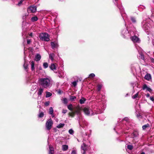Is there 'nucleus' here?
Returning a JSON list of instances; mask_svg holds the SVG:
<instances>
[{
  "instance_id": "nucleus-1",
  "label": "nucleus",
  "mask_w": 154,
  "mask_h": 154,
  "mask_svg": "<svg viewBox=\"0 0 154 154\" xmlns=\"http://www.w3.org/2000/svg\"><path fill=\"white\" fill-rule=\"evenodd\" d=\"M39 83L44 88H48L52 86L51 80L48 78H42L39 79Z\"/></svg>"
},
{
  "instance_id": "nucleus-2",
  "label": "nucleus",
  "mask_w": 154,
  "mask_h": 154,
  "mask_svg": "<svg viewBox=\"0 0 154 154\" xmlns=\"http://www.w3.org/2000/svg\"><path fill=\"white\" fill-rule=\"evenodd\" d=\"M39 37L41 40L48 42L50 40V36L46 32H43L40 33L39 35Z\"/></svg>"
},
{
  "instance_id": "nucleus-3",
  "label": "nucleus",
  "mask_w": 154,
  "mask_h": 154,
  "mask_svg": "<svg viewBox=\"0 0 154 154\" xmlns=\"http://www.w3.org/2000/svg\"><path fill=\"white\" fill-rule=\"evenodd\" d=\"M142 27L144 30L147 32L150 29L151 26L146 20H144L142 23Z\"/></svg>"
},
{
  "instance_id": "nucleus-4",
  "label": "nucleus",
  "mask_w": 154,
  "mask_h": 154,
  "mask_svg": "<svg viewBox=\"0 0 154 154\" xmlns=\"http://www.w3.org/2000/svg\"><path fill=\"white\" fill-rule=\"evenodd\" d=\"M83 111L88 116H92L94 115V113L92 112L91 109L88 107H85L83 109Z\"/></svg>"
},
{
  "instance_id": "nucleus-5",
  "label": "nucleus",
  "mask_w": 154,
  "mask_h": 154,
  "mask_svg": "<svg viewBox=\"0 0 154 154\" xmlns=\"http://www.w3.org/2000/svg\"><path fill=\"white\" fill-rule=\"evenodd\" d=\"M133 32H128L126 29L123 30L122 32V34L124 36L125 38H128L129 36H130L131 35V34H133Z\"/></svg>"
},
{
  "instance_id": "nucleus-6",
  "label": "nucleus",
  "mask_w": 154,
  "mask_h": 154,
  "mask_svg": "<svg viewBox=\"0 0 154 154\" xmlns=\"http://www.w3.org/2000/svg\"><path fill=\"white\" fill-rule=\"evenodd\" d=\"M53 122L51 119H50L48 120L46 124V127L47 130H49L51 128Z\"/></svg>"
},
{
  "instance_id": "nucleus-7",
  "label": "nucleus",
  "mask_w": 154,
  "mask_h": 154,
  "mask_svg": "<svg viewBox=\"0 0 154 154\" xmlns=\"http://www.w3.org/2000/svg\"><path fill=\"white\" fill-rule=\"evenodd\" d=\"M36 10V8L35 6H32L29 7L27 9V11L28 13H34Z\"/></svg>"
},
{
  "instance_id": "nucleus-8",
  "label": "nucleus",
  "mask_w": 154,
  "mask_h": 154,
  "mask_svg": "<svg viewBox=\"0 0 154 154\" xmlns=\"http://www.w3.org/2000/svg\"><path fill=\"white\" fill-rule=\"evenodd\" d=\"M103 106L102 105H101L100 106H98V108H97V110H96L95 109H94V111H96L98 112V113H100L102 111V110H104V109L106 107L105 105H103Z\"/></svg>"
},
{
  "instance_id": "nucleus-9",
  "label": "nucleus",
  "mask_w": 154,
  "mask_h": 154,
  "mask_svg": "<svg viewBox=\"0 0 154 154\" xmlns=\"http://www.w3.org/2000/svg\"><path fill=\"white\" fill-rule=\"evenodd\" d=\"M136 48L138 52H139L140 55V56H139L140 58L141 59L143 60H144L145 58L144 57L142 52L141 51H140V48L139 47H137V46H136Z\"/></svg>"
},
{
  "instance_id": "nucleus-10",
  "label": "nucleus",
  "mask_w": 154,
  "mask_h": 154,
  "mask_svg": "<svg viewBox=\"0 0 154 154\" xmlns=\"http://www.w3.org/2000/svg\"><path fill=\"white\" fill-rule=\"evenodd\" d=\"M115 4L120 9V11L121 13V15L122 17V18H123L124 20H125V18L127 17L126 14H125L123 13V12H122V7H119L117 3H115Z\"/></svg>"
},
{
  "instance_id": "nucleus-11",
  "label": "nucleus",
  "mask_w": 154,
  "mask_h": 154,
  "mask_svg": "<svg viewBox=\"0 0 154 154\" xmlns=\"http://www.w3.org/2000/svg\"><path fill=\"white\" fill-rule=\"evenodd\" d=\"M131 40L134 43H139L140 40L139 38L137 37L134 36L130 37Z\"/></svg>"
},
{
  "instance_id": "nucleus-12",
  "label": "nucleus",
  "mask_w": 154,
  "mask_h": 154,
  "mask_svg": "<svg viewBox=\"0 0 154 154\" xmlns=\"http://www.w3.org/2000/svg\"><path fill=\"white\" fill-rule=\"evenodd\" d=\"M139 133L137 131H134L131 134V137L133 138H135L138 137Z\"/></svg>"
},
{
  "instance_id": "nucleus-13",
  "label": "nucleus",
  "mask_w": 154,
  "mask_h": 154,
  "mask_svg": "<svg viewBox=\"0 0 154 154\" xmlns=\"http://www.w3.org/2000/svg\"><path fill=\"white\" fill-rule=\"evenodd\" d=\"M51 48L53 49H54L55 48H57L59 46L58 44L56 42H51Z\"/></svg>"
},
{
  "instance_id": "nucleus-14",
  "label": "nucleus",
  "mask_w": 154,
  "mask_h": 154,
  "mask_svg": "<svg viewBox=\"0 0 154 154\" xmlns=\"http://www.w3.org/2000/svg\"><path fill=\"white\" fill-rule=\"evenodd\" d=\"M81 148L83 151L82 152V154H85V151L87 149V146L84 143L81 146Z\"/></svg>"
},
{
  "instance_id": "nucleus-15",
  "label": "nucleus",
  "mask_w": 154,
  "mask_h": 154,
  "mask_svg": "<svg viewBox=\"0 0 154 154\" xmlns=\"http://www.w3.org/2000/svg\"><path fill=\"white\" fill-rule=\"evenodd\" d=\"M43 90H44L42 88H40L38 89V90L37 94L39 97H41L42 93L43 91Z\"/></svg>"
},
{
  "instance_id": "nucleus-16",
  "label": "nucleus",
  "mask_w": 154,
  "mask_h": 154,
  "mask_svg": "<svg viewBox=\"0 0 154 154\" xmlns=\"http://www.w3.org/2000/svg\"><path fill=\"white\" fill-rule=\"evenodd\" d=\"M41 56L39 54H37L35 56V60L36 61H39L41 59Z\"/></svg>"
},
{
  "instance_id": "nucleus-17",
  "label": "nucleus",
  "mask_w": 154,
  "mask_h": 154,
  "mask_svg": "<svg viewBox=\"0 0 154 154\" xmlns=\"http://www.w3.org/2000/svg\"><path fill=\"white\" fill-rule=\"evenodd\" d=\"M145 79L149 81L151 79V77L150 74H147L144 77Z\"/></svg>"
},
{
  "instance_id": "nucleus-18",
  "label": "nucleus",
  "mask_w": 154,
  "mask_h": 154,
  "mask_svg": "<svg viewBox=\"0 0 154 154\" xmlns=\"http://www.w3.org/2000/svg\"><path fill=\"white\" fill-rule=\"evenodd\" d=\"M56 63H51V65L50 66V68L52 70H54L56 69Z\"/></svg>"
},
{
  "instance_id": "nucleus-19",
  "label": "nucleus",
  "mask_w": 154,
  "mask_h": 154,
  "mask_svg": "<svg viewBox=\"0 0 154 154\" xmlns=\"http://www.w3.org/2000/svg\"><path fill=\"white\" fill-rule=\"evenodd\" d=\"M54 56L55 54L53 53H51L49 54V58L52 62L54 60Z\"/></svg>"
},
{
  "instance_id": "nucleus-20",
  "label": "nucleus",
  "mask_w": 154,
  "mask_h": 154,
  "mask_svg": "<svg viewBox=\"0 0 154 154\" xmlns=\"http://www.w3.org/2000/svg\"><path fill=\"white\" fill-rule=\"evenodd\" d=\"M49 154H53L54 153L53 148V147H51L50 146H49Z\"/></svg>"
},
{
  "instance_id": "nucleus-21",
  "label": "nucleus",
  "mask_w": 154,
  "mask_h": 154,
  "mask_svg": "<svg viewBox=\"0 0 154 154\" xmlns=\"http://www.w3.org/2000/svg\"><path fill=\"white\" fill-rule=\"evenodd\" d=\"M68 148V146L66 145H63L62 146V150L63 151L66 150Z\"/></svg>"
},
{
  "instance_id": "nucleus-22",
  "label": "nucleus",
  "mask_w": 154,
  "mask_h": 154,
  "mask_svg": "<svg viewBox=\"0 0 154 154\" xmlns=\"http://www.w3.org/2000/svg\"><path fill=\"white\" fill-rule=\"evenodd\" d=\"M31 69L32 71H33L35 69V67H34V62L33 61H32L31 62Z\"/></svg>"
},
{
  "instance_id": "nucleus-23",
  "label": "nucleus",
  "mask_w": 154,
  "mask_h": 154,
  "mask_svg": "<svg viewBox=\"0 0 154 154\" xmlns=\"http://www.w3.org/2000/svg\"><path fill=\"white\" fill-rule=\"evenodd\" d=\"M38 18L36 16H34L33 17H32L31 18V20L32 22H34L38 20Z\"/></svg>"
},
{
  "instance_id": "nucleus-24",
  "label": "nucleus",
  "mask_w": 154,
  "mask_h": 154,
  "mask_svg": "<svg viewBox=\"0 0 154 154\" xmlns=\"http://www.w3.org/2000/svg\"><path fill=\"white\" fill-rule=\"evenodd\" d=\"M68 108L71 111L73 110V106L72 104H70L67 106Z\"/></svg>"
},
{
  "instance_id": "nucleus-25",
  "label": "nucleus",
  "mask_w": 154,
  "mask_h": 154,
  "mask_svg": "<svg viewBox=\"0 0 154 154\" xmlns=\"http://www.w3.org/2000/svg\"><path fill=\"white\" fill-rule=\"evenodd\" d=\"M149 127V124H146L144 125H143L142 126V128L143 130H145L146 128L148 127Z\"/></svg>"
},
{
  "instance_id": "nucleus-26",
  "label": "nucleus",
  "mask_w": 154,
  "mask_h": 154,
  "mask_svg": "<svg viewBox=\"0 0 154 154\" xmlns=\"http://www.w3.org/2000/svg\"><path fill=\"white\" fill-rule=\"evenodd\" d=\"M49 113L51 115V116H52L53 113V110L52 107H51L49 109Z\"/></svg>"
},
{
  "instance_id": "nucleus-27",
  "label": "nucleus",
  "mask_w": 154,
  "mask_h": 154,
  "mask_svg": "<svg viewBox=\"0 0 154 154\" xmlns=\"http://www.w3.org/2000/svg\"><path fill=\"white\" fill-rule=\"evenodd\" d=\"M131 19L133 23H135L136 22V19L134 17H131Z\"/></svg>"
},
{
  "instance_id": "nucleus-28",
  "label": "nucleus",
  "mask_w": 154,
  "mask_h": 154,
  "mask_svg": "<svg viewBox=\"0 0 154 154\" xmlns=\"http://www.w3.org/2000/svg\"><path fill=\"white\" fill-rule=\"evenodd\" d=\"M46 97H49L52 95L51 93L47 91V92H46Z\"/></svg>"
},
{
  "instance_id": "nucleus-29",
  "label": "nucleus",
  "mask_w": 154,
  "mask_h": 154,
  "mask_svg": "<svg viewBox=\"0 0 154 154\" xmlns=\"http://www.w3.org/2000/svg\"><path fill=\"white\" fill-rule=\"evenodd\" d=\"M85 99L84 98H82L79 100V102L80 104H82L84 103Z\"/></svg>"
},
{
  "instance_id": "nucleus-30",
  "label": "nucleus",
  "mask_w": 154,
  "mask_h": 154,
  "mask_svg": "<svg viewBox=\"0 0 154 154\" xmlns=\"http://www.w3.org/2000/svg\"><path fill=\"white\" fill-rule=\"evenodd\" d=\"M76 98V97L75 96H70V99L72 101H74Z\"/></svg>"
},
{
  "instance_id": "nucleus-31",
  "label": "nucleus",
  "mask_w": 154,
  "mask_h": 154,
  "mask_svg": "<svg viewBox=\"0 0 154 154\" xmlns=\"http://www.w3.org/2000/svg\"><path fill=\"white\" fill-rule=\"evenodd\" d=\"M64 125V124H60L59 125H58L57 126V128H62L63 127Z\"/></svg>"
},
{
  "instance_id": "nucleus-32",
  "label": "nucleus",
  "mask_w": 154,
  "mask_h": 154,
  "mask_svg": "<svg viewBox=\"0 0 154 154\" xmlns=\"http://www.w3.org/2000/svg\"><path fill=\"white\" fill-rule=\"evenodd\" d=\"M43 66L45 69L47 68L48 66V64L47 63H44L43 64Z\"/></svg>"
},
{
  "instance_id": "nucleus-33",
  "label": "nucleus",
  "mask_w": 154,
  "mask_h": 154,
  "mask_svg": "<svg viewBox=\"0 0 154 154\" xmlns=\"http://www.w3.org/2000/svg\"><path fill=\"white\" fill-rule=\"evenodd\" d=\"M127 148L129 150H131L133 149V147L131 145H128L127 146Z\"/></svg>"
},
{
  "instance_id": "nucleus-34",
  "label": "nucleus",
  "mask_w": 154,
  "mask_h": 154,
  "mask_svg": "<svg viewBox=\"0 0 154 154\" xmlns=\"http://www.w3.org/2000/svg\"><path fill=\"white\" fill-rule=\"evenodd\" d=\"M44 115V113L42 112H40L39 115H38V117H39L42 118V117Z\"/></svg>"
},
{
  "instance_id": "nucleus-35",
  "label": "nucleus",
  "mask_w": 154,
  "mask_h": 154,
  "mask_svg": "<svg viewBox=\"0 0 154 154\" xmlns=\"http://www.w3.org/2000/svg\"><path fill=\"white\" fill-rule=\"evenodd\" d=\"M69 132L70 134H74V131L72 129H71L69 130Z\"/></svg>"
},
{
  "instance_id": "nucleus-36",
  "label": "nucleus",
  "mask_w": 154,
  "mask_h": 154,
  "mask_svg": "<svg viewBox=\"0 0 154 154\" xmlns=\"http://www.w3.org/2000/svg\"><path fill=\"white\" fill-rule=\"evenodd\" d=\"M138 92H137V93L136 94H135L132 97V98L133 99H135L136 98H137V97L138 96Z\"/></svg>"
},
{
  "instance_id": "nucleus-37",
  "label": "nucleus",
  "mask_w": 154,
  "mask_h": 154,
  "mask_svg": "<svg viewBox=\"0 0 154 154\" xmlns=\"http://www.w3.org/2000/svg\"><path fill=\"white\" fill-rule=\"evenodd\" d=\"M63 103L65 104H66L68 102L67 99L66 98H64L63 100Z\"/></svg>"
},
{
  "instance_id": "nucleus-38",
  "label": "nucleus",
  "mask_w": 154,
  "mask_h": 154,
  "mask_svg": "<svg viewBox=\"0 0 154 154\" xmlns=\"http://www.w3.org/2000/svg\"><path fill=\"white\" fill-rule=\"evenodd\" d=\"M75 113V112H72L71 113H69V114L70 116L73 117L74 116Z\"/></svg>"
},
{
  "instance_id": "nucleus-39",
  "label": "nucleus",
  "mask_w": 154,
  "mask_h": 154,
  "mask_svg": "<svg viewBox=\"0 0 154 154\" xmlns=\"http://www.w3.org/2000/svg\"><path fill=\"white\" fill-rule=\"evenodd\" d=\"M102 85H97V89L98 91H100Z\"/></svg>"
},
{
  "instance_id": "nucleus-40",
  "label": "nucleus",
  "mask_w": 154,
  "mask_h": 154,
  "mask_svg": "<svg viewBox=\"0 0 154 154\" xmlns=\"http://www.w3.org/2000/svg\"><path fill=\"white\" fill-rule=\"evenodd\" d=\"M148 87L147 85L146 84H144L143 86V90L146 89Z\"/></svg>"
},
{
  "instance_id": "nucleus-41",
  "label": "nucleus",
  "mask_w": 154,
  "mask_h": 154,
  "mask_svg": "<svg viewBox=\"0 0 154 154\" xmlns=\"http://www.w3.org/2000/svg\"><path fill=\"white\" fill-rule=\"evenodd\" d=\"M24 1V0H20V1L17 4V5L20 6L22 4L23 2Z\"/></svg>"
},
{
  "instance_id": "nucleus-42",
  "label": "nucleus",
  "mask_w": 154,
  "mask_h": 154,
  "mask_svg": "<svg viewBox=\"0 0 154 154\" xmlns=\"http://www.w3.org/2000/svg\"><path fill=\"white\" fill-rule=\"evenodd\" d=\"M95 76V75L94 73H91L89 75V77H94Z\"/></svg>"
},
{
  "instance_id": "nucleus-43",
  "label": "nucleus",
  "mask_w": 154,
  "mask_h": 154,
  "mask_svg": "<svg viewBox=\"0 0 154 154\" xmlns=\"http://www.w3.org/2000/svg\"><path fill=\"white\" fill-rule=\"evenodd\" d=\"M72 84L74 86V87H75L77 84V82L75 81L72 82Z\"/></svg>"
},
{
  "instance_id": "nucleus-44",
  "label": "nucleus",
  "mask_w": 154,
  "mask_h": 154,
  "mask_svg": "<svg viewBox=\"0 0 154 154\" xmlns=\"http://www.w3.org/2000/svg\"><path fill=\"white\" fill-rule=\"evenodd\" d=\"M29 35L31 37H33V36L34 34L32 32H31L30 33H28Z\"/></svg>"
},
{
  "instance_id": "nucleus-45",
  "label": "nucleus",
  "mask_w": 154,
  "mask_h": 154,
  "mask_svg": "<svg viewBox=\"0 0 154 154\" xmlns=\"http://www.w3.org/2000/svg\"><path fill=\"white\" fill-rule=\"evenodd\" d=\"M31 42V39H27V43L28 44H29Z\"/></svg>"
},
{
  "instance_id": "nucleus-46",
  "label": "nucleus",
  "mask_w": 154,
  "mask_h": 154,
  "mask_svg": "<svg viewBox=\"0 0 154 154\" xmlns=\"http://www.w3.org/2000/svg\"><path fill=\"white\" fill-rule=\"evenodd\" d=\"M23 66H24V68L25 70H26L27 69V68H28L27 65L25 63L23 65Z\"/></svg>"
},
{
  "instance_id": "nucleus-47",
  "label": "nucleus",
  "mask_w": 154,
  "mask_h": 154,
  "mask_svg": "<svg viewBox=\"0 0 154 154\" xmlns=\"http://www.w3.org/2000/svg\"><path fill=\"white\" fill-rule=\"evenodd\" d=\"M50 102L49 101H47L45 103V105L46 106H48L49 105Z\"/></svg>"
},
{
  "instance_id": "nucleus-48",
  "label": "nucleus",
  "mask_w": 154,
  "mask_h": 154,
  "mask_svg": "<svg viewBox=\"0 0 154 154\" xmlns=\"http://www.w3.org/2000/svg\"><path fill=\"white\" fill-rule=\"evenodd\" d=\"M128 120H129V119L128 118H125L123 120V122H124V121H126V122H128Z\"/></svg>"
},
{
  "instance_id": "nucleus-49",
  "label": "nucleus",
  "mask_w": 154,
  "mask_h": 154,
  "mask_svg": "<svg viewBox=\"0 0 154 154\" xmlns=\"http://www.w3.org/2000/svg\"><path fill=\"white\" fill-rule=\"evenodd\" d=\"M146 90H147V91L150 92L152 91L151 89L150 88H149L148 87L147 88Z\"/></svg>"
},
{
  "instance_id": "nucleus-50",
  "label": "nucleus",
  "mask_w": 154,
  "mask_h": 154,
  "mask_svg": "<svg viewBox=\"0 0 154 154\" xmlns=\"http://www.w3.org/2000/svg\"><path fill=\"white\" fill-rule=\"evenodd\" d=\"M67 111V110L66 109H63V110H62V112L63 113L65 114L66 112Z\"/></svg>"
},
{
  "instance_id": "nucleus-51",
  "label": "nucleus",
  "mask_w": 154,
  "mask_h": 154,
  "mask_svg": "<svg viewBox=\"0 0 154 154\" xmlns=\"http://www.w3.org/2000/svg\"><path fill=\"white\" fill-rule=\"evenodd\" d=\"M71 154H76V151L74 150H73Z\"/></svg>"
},
{
  "instance_id": "nucleus-52",
  "label": "nucleus",
  "mask_w": 154,
  "mask_h": 154,
  "mask_svg": "<svg viewBox=\"0 0 154 154\" xmlns=\"http://www.w3.org/2000/svg\"><path fill=\"white\" fill-rule=\"evenodd\" d=\"M150 99L152 101H154V98L153 97H150Z\"/></svg>"
},
{
  "instance_id": "nucleus-53",
  "label": "nucleus",
  "mask_w": 154,
  "mask_h": 154,
  "mask_svg": "<svg viewBox=\"0 0 154 154\" xmlns=\"http://www.w3.org/2000/svg\"><path fill=\"white\" fill-rule=\"evenodd\" d=\"M150 60L151 62L154 63V59L152 58H150Z\"/></svg>"
},
{
  "instance_id": "nucleus-54",
  "label": "nucleus",
  "mask_w": 154,
  "mask_h": 154,
  "mask_svg": "<svg viewBox=\"0 0 154 154\" xmlns=\"http://www.w3.org/2000/svg\"><path fill=\"white\" fill-rule=\"evenodd\" d=\"M146 97H149L150 96V94H149L148 93L146 94Z\"/></svg>"
},
{
  "instance_id": "nucleus-55",
  "label": "nucleus",
  "mask_w": 154,
  "mask_h": 154,
  "mask_svg": "<svg viewBox=\"0 0 154 154\" xmlns=\"http://www.w3.org/2000/svg\"><path fill=\"white\" fill-rule=\"evenodd\" d=\"M28 16V14H26V15H25V16H23V19H25L26 16Z\"/></svg>"
},
{
  "instance_id": "nucleus-56",
  "label": "nucleus",
  "mask_w": 154,
  "mask_h": 154,
  "mask_svg": "<svg viewBox=\"0 0 154 154\" xmlns=\"http://www.w3.org/2000/svg\"><path fill=\"white\" fill-rule=\"evenodd\" d=\"M137 116L138 118H140V117H141V116L140 115H137Z\"/></svg>"
},
{
  "instance_id": "nucleus-57",
  "label": "nucleus",
  "mask_w": 154,
  "mask_h": 154,
  "mask_svg": "<svg viewBox=\"0 0 154 154\" xmlns=\"http://www.w3.org/2000/svg\"><path fill=\"white\" fill-rule=\"evenodd\" d=\"M23 25H24V24L26 25V22H23Z\"/></svg>"
},
{
  "instance_id": "nucleus-58",
  "label": "nucleus",
  "mask_w": 154,
  "mask_h": 154,
  "mask_svg": "<svg viewBox=\"0 0 154 154\" xmlns=\"http://www.w3.org/2000/svg\"><path fill=\"white\" fill-rule=\"evenodd\" d=\"M152 44L154 46V40H153L152 41Z\"/></svg>"
},
{
  "instance_id": "nucleus-59",
  "label": "nucleus",
  "mask_w": 154,
  "mask_h": 154,
  "mask_svg": "<svg viewBox=\"0 0 154 154\" xmlns=\"http://www.w3.org/2000/svg\"><path fill=\"white\" fill-rule=\"evenodd\" d=\"M33 87H34V89H36V87H37V86L36 85H35V86H33Z\"/></svg>"
},
{
  "instance_id": "nucleus-60",
  "label": "nucleus",
  "mask_w": 154,
  "mask_h": 154,
  "mask_svg": "<svg viewBox=\"0 0 154 154\" xmlns=\"http://www.w3.org/2000/svg\"><path fill=\"white\" fill-rule=\"evenodd\" d=\"M141 154H145V153L144 152H142Z\"/></svg>"
},
{
  "instance_id": "nucleus-61",
  "label": "nucleus",
  "mask_w": 154,
  "mask_h": 154,
  "mask_svg": "<svg viewBox=\"0 0 154 154\" xmlns=\"http://www.w3.org/2000/svg\"><path fill=\"white\" fill-rule=\"evenodd\" d=\"M114 130H116V128H114Z\"/></svg>"
},
{
  "instance_id": "nucleus-62",
  "label": "nucleus",
  "mask_w": 154,
  "mask_h": 154,
  "mask_svg": "<svg viewBox=\"0 0 154 154\" xmlns=\"http://www.w3.org/2000/svg\"><path fill=\"white\" fill-rule=\"evenodd\" d=\"M52 117H53L54 116V115L53 114V115H52Z\"/></svg>"
},
{
  "instance_id": "nucleus-63",
  "label": "nucleus",
  "mask_w": 154,
  "mask_h": 154,
  "mask_svg": "<svg viewBox=\"0 0 154 154\" xmlns=\"http://www.w3.org/2000/svg\"><path fill=\"white\" fill-rule=\"evenodd\" d=\"M116 2L118 0H115Z\"/></svg>"
},
{
  "instance_id": "nucleus-64",
  "label": "nucleus",
  "mask_w": 154,
  "mask_h": 154,
  "mask_svg": "<svg viewBox=\"0 0 154 154\" xmlns=\"http://www.w3.org/2000/svg\"><path fill=\"white\" fill-rule=\"evenodd\" d=\"M62 0H59V1H62Z\"/></svg>"
}]
</instances>
